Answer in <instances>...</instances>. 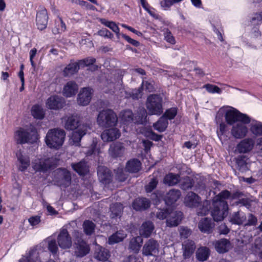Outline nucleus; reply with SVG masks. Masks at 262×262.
<instances>
[{"mask_svg": "<svg viewBox=\"0 0 262 262\" xmlns=\"http://www.w3.org/2000/svg\"><path fill=\"white\" fill-rule=\"evenodd\" d=\"M108 152L113 158H121L125 155L126 149L122 143L116 142L110 145Z\"/></svg>", "mask_w": 262, "mask_h": 262, "instance_id": "12", "label": "nucleus"}, {"mask_svg": "<svg viewBox=\"0 0 262 262\" xmlns=\"http://www.w3.org/2000/svg\"><path fill=\"white\" fill-rule=\"evenodd\" d=\"M185 203L189 207H199L201 206L200 198L194 192H190L186 196Z\"/></svg>", "mask_w": 262, "mask_h": 262, "instance_id": "25", "label": "nucleus"}, {"mask_svg": "<svg viewBox=\"0 0 262 262\" xmlns=\"http://www.w3.org/2000/svg\"><path fill=\"white\" fill-rule=\"evenodd\" d=\"M213 208L211 211V214L214 221H222L228 214V205L224 203L220 204H215L212 202Z\"/></svg>", "mask_w": 262, "mask_h": 262, "instance_id": "8", "label": "nucleus"}, {"mask_svg": "<svg viewBox=\"0 0 262 262\" xmlns=\"http://www.w3.org/2000/svg\"><path fill=\"white\" fill-rule=\"evenodd\" d=\"M147 116L146 110L144 107H140L134 117V122L136 124H144L146 122Z\"/></svg>", "mask_w": 262, "mask_h": 262, "instance_id": "33", "label": "nucleus"}, {"mask_svg": "<svg viewBox=\"0 0 262 262\" xmlns=\"http://www.w3.org/2000/svg\"><path fill=\"white\" fill-rule=\"evenodd\" d=\"M220 122H221V121ZM218 123H219V122ZM227 134L228 129L227 124L224 122H220L219 130H217V134L222 143L227 140Z\"/></svg>", "mask_w": 262, "mask_h": 262, "instance_id": "42", "label": "nucleus"}, {"mask_svg": "<svg viewBox=\"0 0 262 262\" xmlns=\"http://www.w3.org/2000/svg\"><path fill=\"white\" fill-rule=\"evenodd\" d=\"M231 195V192L227 190H223L214 197L212 202H215V204H220L222 203L228 204L226 200L229 199Z\"/></svg>", "mask_w": 262, "mask_h": 262, "instance_id": "37", "label": "nucleus"}, {"mask_svg": "<svg viewBox=\"0 0 262 262\" xmlns=\"http://www.w3.org/2000/svg\"><path fill=\"white\" fill-rule=\"evenodd\" d=\"M96 61V59L93 57H88L79 61V65L89 66L93 64Z\"/></svg>", "mask_w": 262, "mask_h": 262, "instance_id": "63", "label": "nucleus"}, {"mask_svg": "<svg viewBox=\"0 0 262 262\" xmlns=\"http://www.w3.org/2000/svg\"><path fill=\"white\" fill-rule=\"evenodd\" d=\"M93 90L90 87L81 89L78 95L77 103L81 106H86L89 104L92 99Z\"/></svg>", "mask_w": 262, "mask_h": 262, "instance_id": "10", "label": "nucleus"}, {"mask_svg": "<svg viewBox=\"0 0 262 262\" xmlns=\"http://www.w3.org/2000/svg\"><path fill=\"white\" fill-rule=\"evenodd\" d=\"M196 213L198 215H206L207 214L210 209V204L209 201H205L203 204H201V206H199V207H197Z\"/></svg>", "mask_w": 262, "mask_h": 262, "instance_id": "47", "label": "nucleus"}, {"mask_svg": "<svg viewBox=\"0 0 262 262\" xmlns=\"http://www.w3.org/2000/svg\"><path fill=\"white\" fill-rule=\"evenodd\" d=\"M79 62H71L64 69L63 74L65 76H70L78 72L79 69Z\"/></svg>", "mask_w": 262, "mask_h": 262, "instance_id": "39", "label": "nucleus"}, {"mask_svg": "<svg viewBox=\"0 0 262 262\" xmlns=\"http://www.w3.org/2000/svg\"><path fill=\"white\" fill-rule=\"evenodd\" d=\"M49 250L53 254H56L58 251V245L55 239L49 238L48 239Z\"/></svg>", "mask_w": 262, "mask_h": 262, "instance_id": "52", "label": "nucleus"}, {"mask_svg": "<svg viewBox=\"0 0 262 262\" xmlns=\"http://www.w3.org/2000/svg\"><path fill=\"white\" fill-rule=\"evenodd\" d=\"M123 205L120 203H116L112 204L110 207L111 211V217L115 218L120 216L123 211Z\"/></svg>", "mask_w": 262, "mask_h": 262, "instance_id": "45", "label": "nucleus"}, {"mask_svg": "<svg viewBox=\"0 0 262 262\" xmlns=\"http://www.w3.org/2000/svg\"><path fill=\"white\" fill-rule=\"evenodd\" d=\"M90 251L88 244L82 239L77 240L75 253L78 257H83L86 255Z\"/></svg>", "mask_w": 262, "mask_h": 262, "instance_id": "24", "label": "nucleus"}, {"mask_svg": "<svg viewBox=\"0 0 262 262\" xmlns=\"http://www.w3.org/2000/svg\"><path fill=\"white\" fill-rule=\"evenodd\" d=\"M150 202L146 198H137L132 204L133 208L137 211L145 210L150 206Z\"/></svg>", "mask_w": 262, "mask_h": 262, "instance_id": "28", "label": "nucleus"}, {"mask_svg": "<svg viewBox=\"0 0 262 262\" xmlns=\"http://www.w3.org/2000/svg\"><path fill=\"white\" fill-rule=\"evenodd\" d=\"M141 87L143 88L148 92H151L154 91V81L151 79H146L145 78H143L142 82Z\"/></svg>", "mask_w": 262, "mask_h": 262, "instance_id": "50", "label": "nucleus"}, {"mask_svg": "<svg viewBox=\"0 0 262 262\" xmlns=\"http://www.w3.org/2000/svg\"><path fill=\"white\" fill-rule=\"evenodd\" d=\"M177 114V108L176 107H171L165 112L163 115V117L165 118L167 120H171L173 119Z\"/></svg>", "mask_w": 262, "mask_h": 262, "instance_id": "55", "label": "nucleus"}, {"mask_svg": "<svg viewBox=\"0 0 262 262\" xmlns=\"http://www.w3.org/2000/svg\"><path fill=\"white\" fill-rule=\"evenodd\" d=\"M254 140L252 138H246L241 141L236 147V150L240 154L250 152L254 147Z\"/></svg>", "mask_w": 262, "mask_h": 262, "instance_id": "16", "label": "nucleus"}, {"mask_svg": "<svg viewBox=\"0 0 262 262\" xmlns=\"http://www.w3.org/2000/svg\"><path fill=\"white\" fill-rule=\"evenodd\" d=\"M248 132L247 127L241 122L233 125L231 133L235 138L241 139L247 135Z\"/></svg>", "mask_w": 262, "mask_h": 262, "instance_id": "20", "label": "nucleus"}, {"mask_svg": "<svg viewBox=\"0 0 262 262\" xmlns=\"http://www.w3.org/2000/svg\"><path fill=\"white\" fill-rule=\"evenodd\" d=\"M55 158L36 159L32 161V168L35 171L45 172L56 164Z\"/></svg>", "mask_w": 262, "mask_h": 262, "instance_id": "7", "label": "nucleus"}, {"mask_svg": "<svg viewBox=\"0 0 262 262\" xmlns=\"http://www.w3.org/2000/svg\"><path fill=\"white\" fill-rule=\"evenodd\" d=\"M164 38L167 42L172 45H173L176 43L174 37L172 35L171 32L168 29L166 30V31L164 33Z\"/></svg>", "mask_w": 262, "mask_h": 262, "instance_id": "62", "label": "nucleus"}, {"mask_svg": "<svg viewBox=\"0 0 262 262\" xmlns=\"http://www.w3.org/2000/svg\"><path fill=\"white\" fill-rule=\"evenodd\" d=\"M162 98L160 95L151 94L148 96L146 107L150 115H160L163 112Z\"/></svg>", "mask_w": 262, "mask_h": 262, "instance_id": "5", "label": "nucleus"}, {"mask_svg": "<svg viewBox=\"0 0 262 262\" xmlns=\"http://www.w3.org/2000/svg\"><path fill=\"white\" fill-rule=\"evenodd\" d=\"M64 99L58 96H51L47 101V106L51 110H59L63 107Z\"/></svg>", "mask_w": 262, "mask_h": 262, "instance_id": "17", "label": "nucleus"}, {"mask_svg": "<svg viewBox=\"0 0 262 262\" xmlns=\"http://www.w3.org/2000/svg\"><path fill=\"white\" fill-rule=\"evenodd\" d=\"M58 245L62 249H69L72 247V241L67 229L61 228L57 237Z\"/></svg>", "mask_w": 262, "mask_h": 262, "instance_id": "9", "label": "nucleus"}, {"mask_svg": "<svg viewBox=\"0 0 262 262\" xmlns=\"http://www.w3.org/2000/svg\"><path fill=\"white\" fill-rule=\"evenodd\" d=\"M204 88H205L206 90L210 93L221 94L222 92L221 89L216 85L207 84L204 85Z\"/></svg>", "mask_w": 262, "mask_h": 262, "instance_id": "58", "label": "nucleus"}, {"mask_svg": "<svg viewBox=\"0 0 262 262\" xmlns=\"http://www.w3.org/2000/svg\"><path fill=\"white\" fill-rule=\"evenodd\" d=\"M126 236V234L123 231H117L109 237L108 243L110 245L119 243L123 241Z\"/></svg>", "mask_w": 262, "mask_h": 262, "instance_id": "41", "label": "nucleus"}, {"mask_svg": "<svg viewBox=\"0 0 262 262\" xmlns=\"http://www.w3.org/2000/svg\"><path fill=\"white\" fill-rule=\"evenodd\" d=\"M246 220L245 214L241 211L234 212L230 217V222L236 225H242Z\"/></svg>", "mask_w": 262, "mask_h": 262, "instance_id": "36", "label": "nucleus"}, {"mask_svg": "<svg viewBox=\"0 0 262 262\" xmlns=\"http://www.w3.org/2000/svg\"><path fill=\"white\" fill-rule=\"evenodd\" d=\"M120 117L122 121L124 123L131 121L134 122V117L132 111L129 110H124L120 113Z\"/></svg>", "mask_w": 262, "mask_h": 262, "instance_id": "49", "label": "nucleus"}, {"mask_svg": "<svg viewBox=\"0 0 262 262\" xmlns=\"http://www.w3.org/2000/svg\"><path fill=\"white\" fill-rule=\"evenodd\" d=\"M168 122L167 120L162 116L157 122L154 124V128L159 132H163L165 130L167 127Z\"/></svg>", "mask_w": 262, "mask_h": 262, "instance_id": "46", "label": "nucleus"}, {"mask_svg": "<svg viewBox=\"0 0 262 262\" xmlns=\"http://www.w3.org/2000/svg\"><path fill=\"white\" fill-rule=\"evenodd\" d=\"M36 256L37 257V253L36 252L35 250H31L29 252V253L28 254V256L27 257H22L20 260L19 262H36L37 260V259L34 261V260L33 259L34 257Z\"/></svg>", "mask_w": 262, "mask_h": 262, "instance_id": "56", "label": "nucleus"}, {"mask_svg": "<svg viewBox=\"0 0 262 262\" xmlns=\"http://www.w3.org/2000/svg\"><path fill=\"white\" fill-rule=\"evenodd\" d=\"M159 244L153 239H149L143 246L142 253L145 256L154 255L159 252Z\"/></svg>", "mask_w": 262, "mask_h": 262, "instance_id": "14", "label": "nucleus"}, {"mask_svg": "<svg viewBox=\"0 0 262 262\" xmlns=\"http://www.w3.org/2000/svg\"><path fill=\"white\" fill-rule=\"evenodd\" d=\"M180 236L182 238H187L191 234V231L186 227L181 226L179 228Z\"/></svg>", "mask_w": 262, "mask_h": 262, "instance_id": "60", "label": "nucleus"}, {"mask_svg": "<svg viewBox=\"0 0 262 262\" xmlns=\"http://www.w3.org/2000/svg\"><path fill=\"white\" fill-rule=\"evenodd\" d=\"M210 254L209 249L206 247L199 248L196 252V257L200 261H205L207 260Z\"/></svg>", "mask_w": 262, "mask_h": 262, "instance_id": "44", "label": "nucleus"}, {"mask_svg": "<svg viewBox=\"0 0 262 262\" xmlns=\"http://www.w3.org/2000/svg\"><path fill=\"white\" fill-rule=\"evenodd\" d=\"M31 114L36 119H41L44 114L42 108L39 105H35L31 108Z\"/></svg>", "mask_w": 262, "mask_h": 262, "instance_id": "48", "label": "nucleus"}, {"mask_svg": "<svg viewBox=\"0 0 262 262\" xmlns=\"http://www.w3.org/2000/svg\"><path fill=\"white\" fill-rule=\"evenodd\" d=\"M16 157L17 160L18 170L21 171H26L30 164L29 157L21 150H18L16 152Z\"/></svg>", "mask_w": 262, "mask_h": 262, "instance_id": "13", "label": "nucleus"}, {"mask_svg": "<svg viewBox=\"0 0 262 262\" xmlns=\"http://www.w3.org/2000/svg\"><path fill=\"white\" fill-rule=\"evenodd\" d=\"M97 174L100 181L104 184H109L112 180L110 170L106 167L99 166L97 169Z\"/></svg>", "mask_w": 262, "mask_h": 262, "instance_id": "21", "label": "nucleus"}, {"mask_svg": "<svg viewBox=\"0 0 262 262\" xmlns=\"http://www.w3.org/2000/svg\"><path fill=\"white\" fill-rule=\"evenodd\" d=\"M54 181L58 186L66 188L71 183V173L64 168L58 169L55 171Z\"/></svg>", "mask_w": 262, "mask_h": 262, "instance_id": "6", "label": "nucleus"}, {"mask_svg": "<svg viewBox=\"0 0 262 262\" xmlns=\"http://www.w3.org/2000/svg\"><path fill=\"white\" fill-rule=\"evenodd\" d=\"M78 90L77 84L75 81H70L63 87V95L66 97H71L76 95Z\"/></svg>", "mask_w": 262, "mask_h": 262, "instance_id": "23", "label": "nucleus"}, {"mask_svg": "<svg viewBox=\"0 0 262 262\" xmlns=\"http://www.w3.org/2000/svg\"><path fill=\"white\" fill-rule=\"evenodd\" d=\"M225 114L227 123L229 125H233L235 122H241L244 124L250 123V118L245 114H243L233 107L228 108H221L217 112L215 120L216 123L220 121L222 117Z\"/></svg>", "mask_w": 262, "mask_h": 262, "instance_id": "1", "label": "nucleus"}, {"mask_svg": "<svg viewBox=\"0 0 262 262\" xmlns=\"http://www.w3.org/2000/svg\"><path fill=\"white\" fill-rule=\"evenodd\" d=\"M143 240L141 236H138L131 239L129 248L135 253H138L141 246Z\"/></svg>", "mask_w": 262, "mask_h": 262, "instance_id": "40", "label": "nucleus"}, {"mask_svg": "<svg viewBox=\"0 0 262 262\" xmlns=\"http://www.w3.org/2000/svg\"><path fill=\"white\" fill-rule=\"evenodd\" d=\"M121 133L118 129L113 128L104 130L101 137L104 142H111L118 139Z\"/></svg>", "mask_w": 262, "mask_h": 262, "instance_id": "18", "label": "nucleus"}, {"mask_svg": "<svg viewBox=\"0 0 262 262\" xmlns=\"http://www.w3.org/2000/svg\"><path fill=\"white\" fill-rule=\"evenodd\" d=\"M183 213L180 211H174L172 209L168 217L166 220V224L168 227L177 226L181 222Z\"/></svg>", "mask_w": 262, "mask_h": 262, "instance_id": "19", "label": "nucleus"}, {"mask_svg": "<svg viewBox=\"0 0 262 262\" xmlns=\"http://www.w3.org/2000/svg\"><path fill=\"white\" fill-rule=\"evenodd\" d=\"M154 229V226L152 222L150 221L145 222L142 224L140 229V233L141 235L145 237H148L151 235Z\"/></svg>", "mask_w": 262, "mask_h": 262, "instance_id": "34", "label": "nucleus"}, {"mask_svg": "<svg viewBox=\"0 0 262 262\" xmlns=\"http://www.w3.org/2000/svg\"><path fill=\"white\" fill-rule=\"evenodd\" d=\"M83 227L85 233L91 235L94 231L95 225L92 221L88 220L84 222Z\"/></svg>", "mask_w": 262, "mask_h": 262, "instance_id": "51", "label": "nucleus"}, {"mask_svg": "<svg viewBox=\"0 0 262 262\" xmlns=\"http://www.w3.org/2000/svg\"><path fill=\"white\" fill-rule=\"evenodd\" d=\"M71 166L73 170L80 176H84L89 171L87 163L84 161H81L77 163H72Z\"/></svg>", "mask_w": 262, "mask_h": 262, "instance_id": "31", "label": "nucleus"}, {"mask_svg": "<svg viewBox=\"0 0 262 262\" xmlns=\"http://www.w3.org/2000/svg\"><path fill=\"white\" fill-rule=\"evenodd\" d=\"M216 250L220 253H225L228 251L230 246V242L225 238L216 241L213 243Z\"/></svg>", "mask_w": 262, "mask_h": 262, "instance_id": "30", "label": "nucleus"}, {"mask_svg": "<svg viewBox=\"0 0 262 262\" xmlns=\"http://www.w3.org/2000/svg\"><path fill=\"white\" fill-rule=\"evenodd\" d=\"M171 208L160 209L157 212V217L160 220H166L168 217Z\"/></svg>", "mask_w": 262, "mask_h": 262, "instance_id": "53", "label": "nucleus"}, {"mask_svg": "<svg viewBox=\"0 0 262 262\" xmlns=\"http://www.w3.org/2000/svg\"><path fill=\"white\" fill-rule=\"evenodd\" d=\"M142 88H139L138 89L133 90L130 93V96L133 99H138L142 96Z\"/></svg>", "mask_w": 262, "mask_h": 262, "instance_id": "61", "label": "nucleus"}, {"mask_svg": "<svg viewBox=\"0 0 262 262\" xmlns=\"http://www.w3.org/2000/svg\"><path fill=\"white\" fill-rule=\"evenodd\" d=\"M257 222V218L252 214H249L248 216V222L245 224L247 226H255Z\"/></svg>", "mask_w": 262, "mask_h": 262, "instance_id": "64", "label": "nucleus"}, {"mask_svg": "<svg viewBox=\"0 0 262 262\" xmlns=\"http://www.w3.org/2000/svg\"><path fill=\"white\" fill-rule=\"evenodd\" d=\"M250 123V132L256 136H262V122L251 119Z\"/></svg>", "mask_w": 262, "mask_h": 262, "instance_id": "35", "label": "nucleus"}, {"mask_svg": "<svg viewBox=\"0 0 262 262\" xmlns=\"http://www.w3.org/2000/svg\"><path fill=\"white\" fill-rule=\"evenodd\" d=\"M193 185L192 180L189 177L184 178L180 184L181 188L186 190L191 188Z\"/></svg>", "mask_w": 262, "mask_h": 262, "instance_id": "54", "label": "nucleus"}, {"mask_svg": "<svg viewBox=\"0 0 262 262\" xmlns=\"http://www.w3.org/2000/svg\"><path fill=\"white\" fill-rule=\"evenodd\" d=\"M158 180L156 178H152L149 183L145 186V190L147 192H151L155 189L158 184Z\"/></svg>", "mask_w": 262, "mask_h": 262, "instance_id": "59", "label": "nucleus"}, {"mask_svg": "<svg viewBox=\"0 0 262 262\" xmlns=\"http://www.w3.org/2000/svg\"><path fill=\"white\" fill-rule=\"evenodd\" d=\"M90 126L87 124H83L80 125L76 130L72 133L71 135V140L76 145H78L82 137L86 134L89 129H90Z\"/></svg>", "mask_w": 262, "mask_h": 262, "instance_id": "15", "label": "nucleus"}, {"mask_svg": "<svg viewBox=\"0 0 262 262\" xmlns=\"http://www.w3.org/2000/svg\"><path fill=\"white\" fill-rule=\"evenodd\" d=\"M181 193L179 190L172 189L170 190L165 196V201L167 205H170L174 203L181 196Z\"/></svg>", "mask_w": 262, "mask_h": 262, "instance_id": "26", "label": "nucleus"}, {"mask_svg": "<svg viewBox=\"0 0 262 262\" xmlns=\"http://www.w3.org/2000/svg\"><path fill=\"white\" fill-rule=\"evenodd\" d=\"M141 163L137 159L129 160L126 164L125 170L130 173L138 172L141 169Z\"/></svg>", "mask_w": 262, "mask_h": 262, "instance_id": "32", "label": "nucleus"}, {"mask_svg": "<svg viewBox=\"0 0 262 262\" xmlns=\"http://www.w3.org/2000/svg\"><path fill=\"white\" fill-rule=\"evenodd\" d=\"M116 179L119 181L123 182L127 178V175L124 173L123 168L119 167L115 170Z\"/></svg>", "mask_w": 262, "mask_h": 262, "instance_id": "57", "label": "nucleus"}, {"mask_svg": "<svg viewBox=\"0 0 262 262\" xmlns=\"http://www.w3.org/2000/svg\"><path fill=\"white\" fill-rule=\"evenodd\" d=\"M195 249L194 242L190 239L185 241L182 244L183 256L184 259L191 257Z\"/></svg>", "mask_w": 262, "mask_h": 262, "instance_id": "22", "label": "nucleus"}, {"mask_svg": "<svg viewBox=\"0 0 262 262\" xmlns=\"http://www.w3.org/2000/svg\"><path fill=\"white\" fill-rule=\"evenodd\" d=\"M110 256L108 251L102 247L99 248L94 253V257L101 261L108 259Z\"/></svg>", "mask_w": 262, "mask_h": 262, "instance_id": "43", "label": "nucleus"}, {"mask_svg": "<svg viewBox=\"0 0 262 262\" xmlns=\"http://www.w3.org/2000/svg\"><path fill=\"white\" fill-rule=\"evenodd\" d=\"M118 117L116 114L111 109L100 111L97 118V123L100 127L108 128L117 125Z\"/></svg>", "mask_w": 262, "mask_h": 262, "instance_id": "4", "label": "nucleus"}, {"mask_svg": "<svg viewBox=\"0 0 262 262\" xmlns=\"http://www.w3.org/2000/svg\"><path fill=\"white\" fill-rule=\"evenodd\" d=\"M64 120L65 121L64 127L67 129L74 130L77 128L80 125H82V124H79V120L76 116L71 115L66 117Z\"/></svg>", "mask_w": 262, "mask_h": 262, "instance_id": "27", "label": "nucleus"}, {"mask_svg": "<svg viewBox=\"0 0 262 262\" xmlns=\"http://www.w3.org/2000/svg\"><path fill=\"white\" fill-rule=\"evenodd\" d=\"M198 226L202 232L209 233L212 231L214 224L212 223L210 219L206 217L199 222Z\"/></svg>", "mask_w": 262, "mask_h": 262, "instance_id": "29", "label": "nucleus"}, {"mask_svg": "<svg viewBox=\"0 0 262 262\" xmlns=\"http://www.w3.org/2000/svg\"><path fill=\"white\" fill-rule=\"evenodd\" d=\"M66 134L63 129L53 128L50 129L46 136L45 142L50 148L58 149L64 141Z\"/></svg>", "mask_w": 262, "mask_h": 262, "instance_id": "3", "label": "nucleus"}, {"mask_svg": "<svg viewBox=\"0 0 262 262\" xmlns=\"http://www.w3.org/2000/svg\"><path fill=\"white\" fill-rule=\"evenodd\" d=\"M14 138L17 143L24 144L34 143L38 138L36 128L32 125L24 127H18L14 132Z\"/></svg>", "mask_w": 262, "mask_h": 262, "instance_id": "2", "label": "nucleus"}, {"mask_svg": "<svg viewBox=\"0 0 262 262\" xmlns=\"http://www.w3.org/2000/svg\"><path fill=\"white\" fill-rule=\"evenodd\" d=\"M48 21V15L46 9L43 7H39L37 12L36 23L37 28L40 30L46 28Z\"/></svg>", "mask_w": 262, "mask_h": 262, "instance_id": "11", "label": "nucleus"}, {"mask_svg": "<svg viewBox=\"0 0 262 262\" xmlns=\"http://www.w3.org/2000/svg\"><path fill=\"white\" fill-rule=\"evenodd\" d=\"M179 181L180 176L173 173H169L166 174L163 179V183L169 186L177 184Z\"/></svg>", "mask_w": 262, "mask_h": 262, "instance_id": "38", "label": "nucleus"}]
</instances>
